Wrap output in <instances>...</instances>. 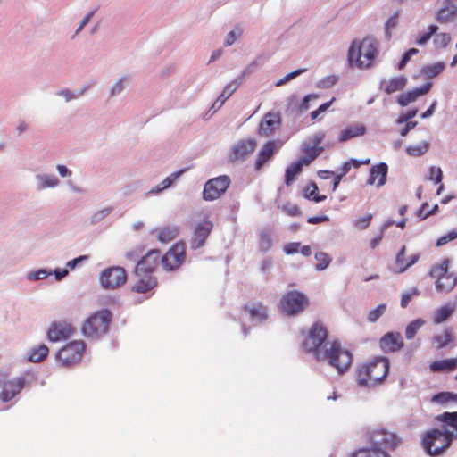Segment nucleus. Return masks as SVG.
I'll use <instances>...</instances> for the list:
<instances>
[{
  "label": "nucleus",
  "instance_id": "nucleus-8",
  "mask_svg": "<svg viewBox=\"0 0 457 457\" xmlns=\"http://www.w3.org/2000/svg\"><path fill=\"white\" fill-rule=\"evenodd\" d=\"M86 350L82 340H74L62 346L56 353V359L63 367H71L79 363Z\"/></svg>",
  "mask_w": 457,
  "mask_h": 457
},
{
  "label": "nucleus",
  "instance_id": "nucleus-17",
  "mask_svg": "<svg viewBox=\"0 0 457 457\" xmlns=\"http://www.w3.org/2000/svg\"><path fill=\"white\" fill-rule=\"evenodd\" d=\"M244 312L252 322H263L268 319L267 307L262 302H252L243 307Z\"/></svg>",
  "mask_w": 457,
  "mask_h": 457
},
{
  "label": "nucleus",
  "instance_id": "nucleus-62",
  "mask_svg": "<svg viewBox=\"0 0 457 457\" xmlns=\"http://www.w3.org/2000/svg\"><path fill=\"white\" fill-rule=\"evenodd\" d=\"M87 256L86 255H82V256H79L71 261H69L67 262V267L70 268V269H74L79 263L82 262L84 260H87Z\"/></svg>",
  "mask_w": 457,
  "mask_h": 457
},
{
  "label": "nucleus",
  "instance_id": "nucleus-63",
  "mask_svg": "<svg viewBox=\"0 0 457 457\" xmlns=\"http://www.w3.org/2000/svg\"><path fill=\"white\" fill-rule=\"evenodd\" d=\"M416 125H417V122H415V121H409V122H407V123L405 124V126L401 129V131H400V135H401L402 137H405V136L409 133V131H410L411 129H412L413 128H415V126H416Z\"/></svg>",
  "mask_w": 457,
  "mask_h": 457
},
{
  "label": "nucleus",
  "instance_id": "nucleus-38",
  "mask_svg": "<svg viewBox=\"0 0 457 457\" xmlns=\"http://www.w3.org/2000/svg\"><path fill=\"white\" fill-rule=\"evenodd\" d=\"M237 85L234 82L228 83L220 95V96L217 98L215 103L213 104V107L216 105L218 108H220L223 103L232 95V93L237 89Z\"/></svg>",
  "mask_w": 457,
  "mask_h": 457
},
{
  "label": "nucleus",
  "instance_id": "nucleus-19",
  "mask_svg": "<svg viewBox=\"0 0 457 457\" xmlns=\"http://www.w3.org/2000/svg\"><path fill=\"white\" fill-rule=\"evenodd\" d=\"M213 225L210 220H204L197 224L192 236L191 247L194 249L202 247L209 237Z\"/></svg>",
  "mask_w": 457,
  "mask_h": 457
},
{
  "label": "nucleus",
  "instance_id": "nucleus-41",
  "mask_svg": "<svg viewBox=\"0 0 457 457\" xmlns=\"http://www.w3.org/2000/svg\"><path fill=\"white\" fill-rule=\"evenodd\" d=\"M451 341L452 334L448 330H445L443 334L435 335L433 337V342L436 345V349H441L446 346Z\"/></svg>",
  "mask_w": 457,
  "mask_h": 457
},
{
  "label": "nucleus",
  "instance_id": "nucleus-3",
  "mask_svg": "<svg viewBox=\"0 0 457 457\" xmlns=\"http://www.w3.org/2000/svg\"><path fill=\"white\" fill-rule=\"evenodd\" d=\"M390 370V361L386 357H374L359 364L354 372L357 386L362 388H374L385 381Z\"/></svg>",
  "mask_w": 457,
  "mask_h": 457
},
{
  "label": "nucleus",
  "instance_id": "nucleus-64",
  "mask_svg": "<svg viewBox=\"0 0 457 457\" xmlns=\"http://www.w3.org/2000/svg\"><path fill=\"white\" fill-rule=\"evenodd\" d=\"M140 253L141 250L134 249L126 253V258L130 261H136Z\"/></svg>",
  "mask_w": 457,
  "mask_h": 457
},
{
  "label": "nucleus",
  "instance_id": "nucleus-37",
  "mask_svg": "<svg viewBox=\"0 0 457 457\" xmlns=\"http://www.w3.org/2000/svg\"><path fill=\"white\" fill-rule=\"evenodd\" d=\"M272 246V235L269 230L260 233L259 249L262 253L268 252Z\"/></svg>",
  "mask_w": 457,
  "mask_h": 457
},
{
  "label": "nucleus",
  "instance_id": "nucleus-2",
  "mask_svg": "<svg viewBox=\"0 0 457 457\" xmlns=\"http://www.w3.org/2000/svg\"><path fill=\"white\" fill-rule=\"evenodd\" d=\"M443 423V429L428 431L422 439L425 452L430 456H438L447 450L453 439H457V411L444 412L436 417Z\"/></svg>",
  "mask_w": 457,
  "mask_h": 457
},
{
  "label": "nucleus",
  "instance_id": "nucleus-29",
  "mask_svg": "<svg viewBox=\"0 0 457 457\" xmlns=\"http://www.w3.org/2000/svg\"><path fill=\"white\" fill-rule=\"evenodd\" d=\"M323 147H316L308 145H304L302 148L303 155L298 160L303 165H309L313 162L322 152Z\"/></svg>",
  "mask_w": 457,
  "mask_h": 457
},
{
  "label": "nucleus",
  "instance_id": "nucleus-14",
  "mask_svg": "<svg viewBox=\"0 0 457 457\" xmlns=\"http://www.w3.org/2000/svg\"><path fill=\"white\" fill-rule=\"evenodd\" d=\"M1 386L0 400L4 403H7L23 390L26 386V380L23 377H16L9 380L4 378Z\"/></svg>",
  "mask_w": 457,
  "mask_h": 457
},
{
  "label": "nucleus",
  "instance_id": "nucleus-13",
  "mask_svg": "<svg viewBox=\"0 0 457 457\" xmlns=\"http://www.w3.org/2000/svg\"><path fill=\"white\" fill-rule=\"evenodd\" d=\"M161 261V252L159 250H150L137 262L135 269L136 275H152L160 265Z\"/></svg>",
  "mask_w": 457,
  "mask_h": 457
},
{
  "label": "nucleus",
  "instance_id": "nucleus-27",
  "mask_svg": "<svg viewBox=\"0 0 457 457\" xmlns=\"http://www.w3.org/2000/svg\"><path fill=\"white\" fill-rule=\"evenodd\" d=\"M153 233L156 235L157 239L162 243L167 244L174 240L178 234L179 228L175 226H163L157 228Z\"/></svg>",
  "mask_w": 457,
  "mask_h": 457
},
{
  "label": "nucleus",
  "instance_id": "nucleus-4",
  "mask_svg": "<svg viewBox=\"0 0 457 457\" xmlns=\"http://www.w3.org/2000/svg\"><path fill=\"white\" fill-rule=\"evenodd\" d=\"M378 55V42L371 37L353 41L348 50V61L360 69L370 68Z\"/></svg>",
  "mask_w": 457,
  "mask_h": 457
},
{
  "label": "nucleus",
  "instance_id": "nucleus-55",
  "mask_svg": "<svg viewBox=\"0 0 457 457\" xmlns=\"http://www.w3.org/2000/svg\"><path fill=\"white\" fill-rule=\"evenodd\" d=\"M391 224H392V222H388V223L385 224L381 228L379 235L371 239L370 247L372 249L376 248L380 244V242L383 238L384 230L386 229Z\"/></svg>",
  "mask_w": 457,
  "mask_h": 457
},
{
  "label": "nucleus",
  "instance_id": "nucleus-53",
  "mask_svg": "<svg viewBox=\"0 0 457 457\" xmlns=\"http://www.w3.org/2000/svg\"><path fill=\"white\" fill-rule=\"evenodd\" d=\"M283 211L292 217L300 216L302 214L300 208L296 204H285L283 206Z\"/></svg>",
  "mask_w": 457,
  "mask_h": 457
},
{
  "label": "nucleus",
  "instance_id": "nucleus-5",
  "mask_svg": "<svg viewBox=\"0 0 457 457\" xmlns=\"http://www.w3.org/2000/svg\"><path fill=\"white\" fill-rule=\"evenodd\" d=\"M112 320V313L103 309L89 316L82 324L81 330L87 337L99 338L105 335Z\"/></svg>",
  "mask_w": 457,
  "mask_h": 457
},
{
  "label": "nucleus",
  "instance_id": "nucleus-46",
  "mask_svg": "<svg viewBox=\"0 0 457 457\" xmlns=\"http://www.w3.org/2000/svg\"><path fill=\"white\" fill-rule=\"evenodd\" d=\"M428 29V32L423 33L417 37L416 44L422 46L428 43L431 37L437 32L438 27L436 25H430Z\"/></svg>",
  "mask_w": 457,
  "mask_h": 457
},
{
  "label": "nucleus",
  "instance_id": "nucleus-42",
  "mask_svg": "<svg viewBox=\"0 0 457 457\" xmlns=\"http://www.w3.org/2000/svg\"><path fill=\"white\" fill-rule=\"evenodd\" d=\"M453 308L445 305L439 308L434 316V322L436 324H440L445 321L453 313Z\"/></svg>",
  "mask_w": 457,
  "mask_h": 457
},
{
  "label": "nucleus",
  "instance_id": "nucleus-6",
  "mask_svg": "<svg viewBox=\"0 0 457 457\" xmlns=\"http://www.w3.org/2000/svg\"><path fill=\"white\" fill-rule=\"evenodd\" d=\"M310 304L306 295L297 290L285 293L279 303V308L287 316H295L303 312Z\"/></svg>",
  "mask_w": 457,
  "mask_h": 457
},
{
  "label": "nucleus",
  "instance_id": "nucleus-20",
  "mask_svg": "<svg viewBox=\"0 0 457 457\" xmlns=\"http://www.w3.org/2000/svg\"><path fill=\"white\" fill-rule=\"evenodd\" d=\"M387 172L388 167L385 162H380L372 166L370 170V177L367 183L369 185L376 184L378 187H382L386 181Z\"/></svg>",
  "mask_w": 457,
  "mask_h": 457
},
{
  "label": "nucleus",
  "instance_id": "nucleus-56",
  "mask_svg": "<svg viewBox=\"0 0 457 457\" xmlns=\"http://www.w3.org/2000/svg\"><path fill=\"white\" fill-rule=\"evenodd\" d=\"M306 71V69H298V70H295L290 73H288L284 79H280L279 81H278L276 83L277 86H281L283 85L284 83H286L287 81L295 78L296 76L300 75L301 73L304 72Z\"/></svg>",
  "mask_w": 457,
  "mask_h": 457
},
{
  "label": "nucleus",
  "instance_id": "nucleus-1",
  "mask_svg": "<svg viewBox=\"0 0 457 457\" xmlns=\"http://www.w3.org/2000/svg\"><path fill=\"white\" fill-rule=\"evenodd\" d=\"M328 336L327 328L320 322H315L303 340L302 347L306 353H312L316 361H327L339 373H343L350 368L353 354L343 348L338 341L326 343Z\"/></svg>",
  "mask_w": 457,
  "mask_h": 457
},
{
  "label": "nucleus",
  "instance_id": "nucleus-16",
  "mask_svg": "<svg viewBox=\"0 0 457 457\" xmlns=\"http://www.w3.org/2000/svg\"><path fill=\"white\" fill-rule=\"evenodd\" d=\"M404 345L402 335L399 332H387L379 341V346L385 353H395Z\"/></svg>",
  "mask_w": 457,
  "mask_h": 457
},
{
  "label": "nucleus",
  "instance_id": "nucleus-51",
  "mask_svg": "<svg viewBox=\"0 0 457 457\" xmlns=\"http://www.w3.org/2000/svg\"><path fill=\"white\" fill-rule=\"evenodd\" d=\"M243 33V29L240 28H236V29L230 31L226 37L225 46H231L237 37H239Z\"/></svg>",
  "mask_w": 457,
  "mask_h": 457
},
{
  "label": "nucleus",
  "instance_id": "nucleus-21",
  "mask_svg": "<svg viewBox=\"0 0 457 457\" xmlns=\"http://www.w3.org/2000/svg\"><path fill=\"white\" fill-rule=\"evenodd\" d=\"M280 115L278 113L268 112L259 126V135L268 137L271 135L276 127L280 123Z\"/></svg>",
  "mask_w": 457,
  "mask_h": 457
},
{
  "label": "nucleus",
  "instance_id": "nucleus-44",
  "mask_svg": "<svg viewBox=\"0 0 457 457\" xmlns=\"http://www.w3.org/2000/svg\"><path fill=\"white\" fill-rule=\"evenodd\" d=\"M433 401L439 403H447L449 402L457 403V394L452 392H442L433 397Z\"/></svg>",
  "mask_w": 457,
  "mask_h": 457
},
{
  "label": "nucleus",
  "instance_id": "nucleus-10",
  "mask_svg": "<svg viewBox=\"0 0 457 457\" xmlns=\"http://www.w3.org/2000/svg\"><path fill=\"white\" fill-rule=\"evenodd\" d=\"M127 281V273L124 268L113 266L105 269L100 275V283L103 287L115 289L123 286Z\"/></svg>",
  "mask_w": 457,
  "mask_h": 457
},
{
  "label": "nucleus",
  "instance_id": "nucleus-43",
  "mask_svg": "<svg viewBox=\"0 0 457 457\" xmlns=\"http://www.w3.org/2000/svg\"><path fill=\"white\" fill-rule=\"evenodd\" d=\"M314 257L317 261L315 267L318 270H323L330 264L331 259L329 255L324 252L316 253Z\"/></svg>",
  "mask_w": 457,
  "mask_h": 457
},
{
  "label": "nucleus",
  "instance_id": "nucleus-39",
  "mask_svg": "<svg viewBox=\"0 0 457 457\" xmlns=\"http://www.w3.org/2000/svg\"><path fill=\"white\" fill-rule=\"evenodd\" d=\"M428 148L429 143L425 141L417 145L407 146L406 153L411 156L418 157L425 154L428 151Z\"/></svg>",
  "mask_w": 457,
  "mask_h": 457
},
{
  "label": "nucleus",
  "instance_id": "nucleus-48",
  "mask_svg": "<svg viewBox=\"0 0 457 457\" xmlns=\"http://www.w3.org/2000/svg\"><path fill=\"white\" fill-rule=\"evenodd\" d=\"M386 305L385 303H381L378 305L375 309L370 310L368 313V320L370 322L377 321L386 312Z\"/></svg>",
  "mask_w": 457,
  "mask_h": 457
},
{
  "label": "nucleus",
  "instance_id": "nucleus-18",
  "mask_svg": "<svg viewBox=\"0 0 457 457\" xmlns=\"http://www.w3.org/2000/svg\"><path fill=\"white\" fill-rule=\"evenodd\" d=\"M256 142L253 139L240 140L231 149L230 160L233 162L245 159L254 152Z\"/></svg>",
  "mask_w": 457,
  "mask_h": 457
},
{
  "label": "nucleus",
  "instance_id": "nucleus-12",
  "mask_svg": "<svg viewBox=\"0 0 457 457\" xmlns=\"http://www.w3.org/2000/svg\"><path fill=\"white\" fill-rule=\"evenodd\" d=\"M370 441L377 447L384 446L389 450H395L402 444V439L393 432L386 429H376L370 434Z\"/></svg>",
  "mask_w": 457,
  "mask_h": 457
},
{
  "label": "nucleus",
  "instance_id": "nucleus-40",
  "mask_svg": "<svg viewBox=\"0 0 457 457\" xmlns=\"http://www.w3.org/2000/svg\"><path fill=\"white\" fill-rule=\"evenodd\" d=\"M425 324V321L422 319H416L411 321L405 328V337L407 339H412L418 330Z\"/></svg>",
  "mask_w": 457,
  "mask_h": 457
},
{
  "label": "nucleus",
  "instance_id": "nucleus-34",
  "mask_svg": "<svg viewBox=\"0 0 457 457\" xmlns=\"http://www.w3.org/2000/svg\"><path fill=\"white\" fill-rule=\"evenodd\" d=\"M303 195L305 198L316 203L324 201L326 199V195H320L318 194V187L314 182L310 183L304 187Z\"/></svg>",
  "mask_w": 457,
  "mask_h": 457
},
{
  "label": "nucleus",
  "instance_id": "nucleus-32",
  "mask_svg": "<svg viewBox=\"0 0 457 457\" xmlns=\"http://www.w3.org/2000/svg\"><path fill=\"white\" fill-rule=\"evenodd\" d=\"M350 457H389V454L378 447H373L359 449Z\"/></svg>",
  "mask_w": 457,
  "mask_h": 457
},
{
  "label": "nucleus",
  "instance_id": "nucleus-52",
  "mask_svg": "<svg viewBox=\"0 0 457 457\" xmlns=\"http://www.w3.org/2000/svg\"><path fill=\"white\" fill-rule=\"evenodd\" d=\"M428 179L434 180L436 183H440L443 179L442 170L440 168L430 167Z\"/></svg>",
  "mask_w": 457,
  "mask_h": 457
},
{
  "label": "nucleus",
  "instance_id": "nucleus-49",
  "mask_svg": "<svg viewBox=\"0 0 457 457\" xmlns=\"http://www.w3.org/2000/svg\"><path fill=\"white\" fill-rule=\"evenodd\" d=\"M428 206V203L422 204V205L420 206V208L418 212V216L421 220H425V219L428 218L430 215L436 214L438 212L439 208H438L437 204H435L430 210L426 211V208Z\"/></svg>",
  "mask_w": 457,
  "mask_h": 457
},
{
  "label": "nucleus",
  "instance_id": "nucleus-30",
  "mask_svg": "<svg viewBox=\"0 0 457 457\" xmlns=\"http://www.w3.org/2000/svg\"><path fill=\"white\" fill-rule=\"evenodd\" d=\"M457 17V7L445 6L441 8L437 13L436 20L443 24L453 21Z\"/></svg>",
  "mask_w": 457,
  "mask_h": 457
},
{
  "label": "nucleus",
  "instance_id": "nucleus-23",
  "mask_svg": "<svg viewBox=\"0 0 457 457\" xmlns=\"http://www.w3.org/2000/svg\"><path fill=\"white\" fill-rule=\"evenodd\" d=\"M366 131L367 129L365 125L361 123L351 124L338 134L337 140L340 143H344L353 138L363 136Z\"/></svg>",
  "mask_w": 457,
  "mask_h": 457
},
{
  "label": "nucleus",
  "instance_id": "nucleus-24",
  "mask_svg": "<svg viewBox=\"0 0 457 457\" xmlns=\"http://www.w3.org/2000/svg\"><path fill=\"white\" fill-rule=\"evenodd\" d=\"M137 277L138 278L136 280L132 287L133 291L137 293H146L157 286V279L153 275L143 274Z\"/></svg>",
  "mask_w": 457,
  "mask_h": 457
},
{
  "label": "nucleus",
  "instance_id": "nucleus-36",
  "mask_svg": "<svg viewBox=\"0 0 457 457\" xmlns=\"http://www.w3.org/2000/svg\"><path fill=\"white\" fill-rule=\"evenodd\" d=\"M444 69L445 64L443 62H436L423 67L422 74L428 79H432L439 75Z\"/></svg>",
  "mask_w": 457,
  "mask_h": 457
},
{
  "label": "nucleus",
  "instance_id": "nucleus-35",
  "mask_svg": "<svg viewBox=\"0 0 457 457\" xmlns=\"http://www.w3.org/2000/svg\"><path fill=\"white\" fill-rule=\"evenodd\" d=\"M303 164L297 161L288 166L286 170L285 173V183L287 186H289L295 179V177L301 173Z\"/></svg>",
  "mask_w": 457,
  "mask_h": 457
},
{
  "label": "nucleus",
  "instance_id": "nucleus-25",
  "mask_svg": "<svg viewBox=\"0 0 457 457\" xmlns=\"http://www.w3.org/2000/svg\"><path fill=\"white\" fill-rule=\"evenodd\" d=\"M405 250L406 247L403 245L396 255L395 265L397 268V273H403L408 268L415 264L420 258L419 254H413L408 260L405 259Z\"/></svg>",
  "mask_w": 457,
  "mask_h": 457
},
{
  "label": "nucleus",
  "instance_id": "nucleus-15",
  "mask_svg": "<svg viewBox=\"0 0 457 457\" xmlns=\"http://www.w3.org/2000/svg\"><path fill=\"white\" fill-rule=\"evenodd\" d=\"M75 332L71 324L66 321L53 322L47 331V339L50 342H58L71 337Z\"/></svg>",
  "mask_w": 457,
  "mask_h": 457
},
{
  "label": "nucleus",
  "instance_id": "nucleus-54",
  "mask_svg": "<svg viewBox=\"0 0 457 457\" xmlns=\"http://www.w3.org/2000/svg\"><path fill=\"white\" fill-rule=\"evenodd\" d=\"M59 180L55 177H45L41 179L40 188L53 187L57 186Z\"/></svg>",
  "mask_w": 457,
  "mask_h": 457
},
{
  "label": "nucleus",
  "instance_id": "nucleus-22",
  "mask_svg": "<svg viewBox=\"0 0 457 457\" xmlns=\"http://www.w3.org/2000/svg\"><path fill=\"white\" fill-rule=\"evenodd\" d=\"M431 87L432 83L428 82L420 88H415L413 90L403 93L398 96L397 102L400 105L406 106L409 104L414 102L419 96L428 93Z\"/></svg>",
  "mask_w": 457,
  "mask_h": 457
},
{
  "label": "nucleus",
  "instance_id": "nucleus-60",
  "mask_svg": "<svg viewBox=\"0 0 457 457\" xmlns=\"http://www.w3.org/2000/svg\"><path fill=\"white\" fill-rule=\"evenodd\" d=\"M326 137L325 132H318L312 137V146L320 147V145L323 142Z\"/></svg>",
  "mask_w": 457,
  "mask_h": 457
},
{
  "label": "nucleus",
  "instance_id": "nucleus-26",
  "mask_svg": "<svg viewBox=\"0 0 457 457\" xmlns=\"http://www.w3.org/2000/svg\"><path fill=\"white\" fill-rule=\"evenodd\" d=\"M433 372L449 373L457 370V358L435 361L429 365Z\"/></svg>",
  "mask_w": 457,
  "mask_h": 457
},
{
  "label": "nucleus",
  "instance_id": "nucleus-58",
  "mask_svg": "<svg viewBox=\"0 0 457 457\" xmlns=\"http://www.w3.org/2000/svg\"><path fill=\"white\" fill-rule=\"evenodd\" d=\"M299 248H300V243H296V242L289 243L284 246V252L287 254H293V253H297L299 251Z\"/></svg>",
  "mask_w": 457,
  "mask_h": 457
},
{
  "label": "nucleus",
  "instance_id": "nucleus-33",
  "mask_svg": "<svg viewBox=\"0 0 457 457\" xmlns=\"http://www.w3.org/2000/svg\"><path fill=\"white\" fill-rule=\"evenodd\" d=\"M406 82V78L403 76L393 78L385 84L384 90L387 94L395 93L402 90L405 87Z\"/></svg>",
  "mask_w": 457,
  "mask_h": 457
},
{
  "label": "nucleus",
  "instance_id": "nucleus-50",
  "mask_svg": "<svg viewBox=\"0 0 457 457\" xmlns=\"http://www.w3.org/2000/svg\"><path fill=\"white\" fill-rule=\"evenodd\" d=\"M372 218L373 215L371 213L367 214L364 217L358 218L354 221V226L361 230L366 229L370 226Z\"/></svg>",
  "mask_w": 457,
  "mask_h": 457
},
{
  "label": "nucleus",
  "instance_id": "nucleus-47",
  "mask_svg": "<svg viewBox=\"0 0 457 457\" xmlns=\"http://www.w3.org/2000/svg\"><path fill=\"white\" fill-rule=\"evenodd\" d=\"M185 171V170H180L177 172H174L172 173L170 176L167 177L162 182V187H157L155 190H154V192L158 193V192H161L162 190L169 187L170 186L172 185V183L174 182V180H176L181 174H183Z\"/></svg>",
  "mask_w": 457,
  "mask_h": 457
},
{
  "label": "nucleus",
  "instance_id": "nucleus-45",
  "mask_svg": "<svg viewBox=\"0 0 457 457\" xmlns=\"http://www.w3.org/2000/svg\"><path fill=\"white\" fill-rule=\"evenodd\" d=\"M450 42L451 37L448 33L435 34L433 43L436 48H445L450 44Z\"/></svg>",
  "mask_w": 457,
  "mask_h": 457
},
{
  "label": "nucleus",
  "instance_id": "nucleus-7",
  "mask_svg": "<svg viewBox=\"0 0 457 457\" xmlns=\"http://www.w3.org/2000/svg\"><path fill=\"white\" fill-rule=\"evenodd\" d=\"M449 262L448 259H444L430 269L429 274L436 278V288L438 292H450L457 283L456 276L448 271Z\"/></svg>",
  "mask_w": 457,
  "mask_h": 457
},
{
  "label": "nucleus",
  "instance_id": "nucleus-57",
  "mask_svg": "<svg viewBox=\"0 0 457 457\" xmlns=\"http://www.w3.org/2000/svg\"><path fill=\"white\" fill-rule=\"evenodd\" d=\"M455 238H457V232L451 231L446 236H444L438 239L437 245H445L452 240H454Z\"/></svg>",
  "mask_w": 457,
  "mask_h": 457
},
{
  "label": "nucleus",
  "instance_id": "nucleus-11",
  "mask_svg": "<svg viewBox=\"0 0 457 457\" xmlns=\"http://www.w3.org/2000/svg\"><path fill=\"white\" fill-rule=\"evenodd\" d=\"M229 184L230 179L226 175L209 179L204 187V199L207 201L218 199L226 192Z\"/></svg>",
  "mask_w": 457,
  "mask_h": 457
},
{
  "label": "nucleus",
  "instance_id": "nucleus-28",
  "mask_svg": "<svg viewBox=\"0 0 457 457\" xmlns=\"http://www.w3.org/2000/svg\"><path fill=\"white\" fill-rule=\"evenodd\" d=\"M275 151H276L275 142L274 141L267 142L262 146L260 153L258 154V156H257V159L255 162L256 170H260L262 168V166L273 156Z\"/></svg>",
  "mask_w": 457,
  "mask_h": 457
},
{
  "label": "nucleus",
  "instance_id": "nucleus-61",
  "mask_svg": "<svg viewBox=\"0 0 457 457\" xmlns=\"http://www.w3.org/2000/svg\"><path fill=\"white\" fill-rule=\"evenodd\" d=\"M328 220L329 218L328 216H313L308 218L307 222L310 224H319Z\"/></svg>",
  "mask_w": 457,
  "mask_h": 457
},
{
  "label": "nucleus",
  "instance_id": "nucleus-9",
  "mask_svg": "<svg viewBox=\"0 0 457 457\" xmlns=\"http://www.w3.org/2000/svg\"><path fill=\"white\" fill-rule=\"evenodd\" d=\"M161 263L165 270L173 271L179 268L186 259V245L183 243L174 244L162 255Z\"/></svg>",
  "mask_w": 457,
  "mask_h": 457
},
{
  "label": "nucleus",
  "instance_id": "nucleus-31",
  "mask_svg": "<svg viewBox=\"0 0 457 457\" xmlns=\"http://www.w3.org/2000/svg\"><path fill=\"white\" fill-rule=\"evenodd\" d=\"M48 353L49 348L46 345L42 344L29 352L28 359L31 362H40L47 357Z\"/></svg>",
  "mask_w": 457,
  "mask_h": 457
},
{
  "label": "nucleus",
  "instance_id": "nucleus-59",
  "mask_svg": "<svg viewBox=\"0 0 457 457\" xmlns=\"http://www.w3.org/2000/svg\"><path fill=\"white\" fill-rule=\"evenodd\" d=\"M112 208L111 207H107V208H104L98 212H96L94 215H93V220L94 221H98L100 220L101 219L106 217L108 214H110V212H112Z\"/></svg>",
  "mask_w": 457,
  "mask_h": 457
}]
</instances>
